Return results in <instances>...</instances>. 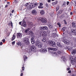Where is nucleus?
Listing matches in <instances>:
<instances>
[{
    "instance_id": "338daca9",
    "label": "nucleus",
    "mask_w": 76,
    "mask_h": 76,
    "mask_svg": "<svg viewBox=\"0 0 76 76\" xmlns=\"http://www.w3.org/2000/svg\"><path fill=\"white\" fill-rule=\"evenodd\" d=\"M23 76V73H21L20 74V76Z\"/></svg>"
},
{
    "instance_id": "37998d69",
    "label": "nucleus",
    "mask_w": 76,
    "mask_h": 76,
    "mask_svg": "<svg viewBox=\"0 0 76 76\" xmlns=\"http://www.w3.org/2000/svg\"><path fill=\"white\" fill-rule=\"evenodd\" d=\"M66 3H64L63 4L62 6L63 7H66Z\"/></svg>"
},
{
    "instance_id": "72a5a7b5",
    "label": "nucleus",
    "mask_w": 76,
    "mask_h": 76,
    "mask_svg": "<svg viewBox=\"0 0 76 76\" xmlns=\"http://www.w3.org/2000/svg\"><path fill=\"white\" fill-rule=\"evenodd\" d=\"M58 35L56 33L54 34V35L53 36V38H56V37L57 38L58 37Z\"/></svg>"
},
{
    "instance_id": "6e6552de",
    "label": "nucleus",
    "mask_w": 76,
    "mask_h": 76,
    "mask_svg": "<svg viewBox=\"0 0 76 76\" xmlns=\"http://www.w3.org/2000/svg\"><path fill=\"white\" fill-rule=\"evenodd\" d=\"M40 30H47L48 27L46 26H41L40 27Z\"/></svg>"
},
{
    "instance_id": "a211bd4d",
    "label": "nucleus",
    "mask_w": 76,
    "mask_h": 76,
    "mask_svg": "<svg viewBox=\"0 0 76 76\" xmlns=\"http://www.w3.org/2000/svg\"><path fill=\"white\" fill-rule=\"evenodd\" d=\"M31 44H34L35 43L34 38V37L31 38Z\"/></svg>"
},
{
    "instance_id": "680f3d73",
    "label": "nucleus",
    "mask_w": 76,
    "mask_h": 76,
    "mask_svg": "<svg viewBox=\"0 0 76 76\" xmlns=\"http://www.w3.org/2000/svg\"><path fill=\"white\" fill-rule=\"evenodd\" d=\"M48 2L50 3L51 1V0H48Z\"/></svg>"
},
{
    "instance_id": "f03ea898",
    "label": "nucleus",
    "mask_w": 76,
    "mask_h": 76,
    "mask_svg": "<svg viewBox=\"0 0 76 76\" xmlns=\"http://www.w3.org/2000/svg\"><path fill=\"white\" fill-rule=\"evenodd\" d=\"M35 50H36V48L35 46L34 45H32L31 46V51L28 52L29 54L31 55L32 54L33 52H35Z\"/></svg>"
},
{
    "instance_id": "052dcab7",
    "label": "nucleus",
    "mask_w": 76,
    "mask_h": 76,
    "mask_svg": "<svg viewBox=\"0 0 76 76\" xmlns=\"http://www.w3.org/2000/svg\"><path fill=\"white\" fill-rule=\"evenodd\" d=\"M68 72L69 73H71V70H69Z\"/></svg>"
},
{
    "instance_id": "c9c22d12",
    "label": "nucleus",
    "mask_w": 76,
    "mask_h": 76,
    "mask_svg": "<svg viewBox=\"0 0 76 76\" xmlns=\"http://www.w3.org/2000/svg\"><path fill=\"white\" fill-rule=\"evenodd\" d=\"M48 26L49 28H51V29H52L53 28V25L51 24H49Z\"/></svg>"
},
{
    "instance_id": "4d7b16f0",
    "label": "nucleus",
    "mask_w": 76,
    "mask_h": 76,
    "mask_svg": "<svg viewBox=\"0 0 76 76\" xmlns=\"http://www.w3.org/2000/svg\"><path fill=\"white\" fill-rule=\"evenodd\" d=\"M67 5H69V1H67L66 3Z\"/></svg>"
},
{
    "instance_id": "bf43d9fd",
    "label": "nucleus",
    "mask_w": 76,
    "mask_h": 76,
    "mask_svg": "<svg viewBox=\"0 0 76 76\" xmlns=\"http://www.w3.org/2000/svg\"><path fill=\"white\" fill-rule=\"evenodd\" d=\"M45 6H46V7H48V4H45Z\"/></svg>"
},
{
    "instance_id": "393cba45",
    "label": "nucleus",
    "mask_w": 76,
    "mask_h": 76,
    "mask_svg": "<svg viewBox=\"0 0 76 76\" xmlns=\"http://www.w3.org/2000/svg\"><path fill=\"white\" fill-rule=\"evenodd\" d=\"M16 36L15 35H13L12 37V39H11V40L13 41L16 38Z\"/></svg>"
},
{
    "instance_id": "a19ab883",
    "label": "nucleus",
    "mask_w": 76,
    "mask_h": 76,
    "mask_svg": "<svg viewBox=\"0 0 76 76\" xmlns=\"http://www.w3.org/2000/svg\"><path fill=\"white\" fill-rule=\"evenodd\" d=\"M57 45H58V47H61V45H60V44L59 42L57 43Z\"/></svg>"
},
{
    "instance_id": "39448f33",
    "label": "nucleus",
    "mask_w": 76,
    "mask_h": 76,
    "mask_svg": "<svg viewBox=\"0 0 76 76\" xmlns=\"http://www.w3.org/2000/svg\"><path fill=\"white\" fill-rule=\"evenodd\" d=\"M23 41L26 43V45H28L29 43V39L27 37H25L23 39Z\"/></svg>"
},
{
    "instance_id": "9d476101",
    "label": "nucleus",
    "mask_w": 76,
    "mask_h": 76,
    "mask_svg": "<svg viewBox=\"0 0 76 76\" xmlns=\"http://www.w3.org/2000/svg\"><path fill=\"white\" fill-rule=\"evenodd\" d=\"M31 13L33 15H36L37 14V10H33L31 11Z\"/></svg>"
},
{
    "instance_id": "5fc2aeb1",
    "label": "nucleus",
    "mask_w": 76,
    "mask_h": 76,
    "mask_svg": "<svg viewBox=\"0 0 76 76\" xmlns=\"http://www.w3.org/2000/svg\"><path fill=\"white\" fill-rule=\"evenodd\" d=\"M3 45V42H1L0 43V45Z\"/></svg>"
},
{
    "instance_id": "412c9836",
    "label": "nucleus",
    "mask_w": 76,
    "mask_h": 76,
    "mask_svg": "<svg viewBox=\"0 0 76 76\" xmlns=\"http://www.w3.org/2000/svg\"><path fill=\"white\" fill-rule=\"evenodd\" d=\"M42 42H47V38L45 37H44V38L42 40Z\"/></svg>"
},
{
    "instance_id": "58836bf2",
    "label": "nucleus",
    "mask_w": 76,
    "mask_h": 76,
    "mask_svg": "<svg viewBox=\"0 0 76 76\" xmlns=\"http://www.w3.org/2000/svg\"><path fill=\"white\" fill-rule=\"evenodd\" d=\"M69 47L68 46H66L65 48V49L66 50H69Z\"/></svg>"
},
{
    "instance_id": "603ef678",
    "label": "nucleus",
    "mask_w": 76,
    "mask_h": 76,
    "mask_svg": "<svg viewBox=\"0 0 76 76\" xmlns=\"http://www.w3.org/2000/svg\"><path fill=\"white\" fill-rule=\"evenodd\" d=\"M14 1L15 3H18V0H15Z\"/></svg>"
},
{
    "instance_id": "4be33fe9",
    "label": "nucleus",
    "mask_w": 76,
    "mask_h": 76,
    "mask_svg": "<svg viewBox=\"0 0 76 76\" xmlns=\"http://www.w3.org/2000/svg\"><path fill=\"white\" fill-rule=\"evenodd\" d=\"M22 25L23 27H24V28L26 27V22L25 21H23Z\"/></svg>"
},
{
    "instance_id": "6ab92c4d",
    "label": "nucleus",
    "mask_w": 76,
    "mask_h": 76,
    "mask_svg": "<svg viewBox=\"0 0 76 76\" xmlns=\"http://www.w3.org/2000/svg\"><path fill=\"white\" fill-rule=\"evenodd\" d=\"M52 54L53 56H54V57H56L57 55L56 52L54 51L52 52Z\"/></svg>"
},
{
    "instance_id": "7ed1b4c3",
    "label": "nucleus",
    "mask_w": 76,
    "mask_h": 76,
    "mask_svg": "<svg viewBox=\"0 0 76 76\" xmlns=\"http://www.w3.org/2000/svg\"><path fill=\"white\" fill-rule=\"evenodd\" d=\"M42 43L39 40H37L36 42V45L39 48H41L42 47Z\"/></svg>"
},
{
    "instance_id": "ddd939ff",
    "label": "nucleus",
    "mask_w": 76,
    "mask_h": 76,
    "mask_svg": "<svg viewBox=\"0 0 76 76\" xmlns=\"http://www.w3.org/2000/svg\"><path fill=\"white\" fill-rule=\"evenodd\" d=\"M69 58L70 59V60H71V64H72V65H74V64H75V63H74V62H75L74 61V58H73L72 57H70Z\"/></svg>"
},
{
    "instance_id": "4468645a",
    "label": "nucleus",
    "mask_w": 76,
    "mask_h": 76,
    "mask_svg": "<svg viewBox=\"0 0 76 76\" xmlns=\"http://www.w3.org/2000/svg\"><path fill=\"white\" fill-rule=\"evenodd\" d=\"M71 32L72 34H73V35H76V29H72L71 30Z\"/></svg>"
},
{
    "instance_id": "aec40b11",
    "label": "nucleus",
    "mask_w": 76,
    "mask_h": 76,
    "mask_svg": "<svg viewBox=\"0 0 76 76\" xmlns=\"http://www.w3.org/2000/svg\"><path fill=\"white\" fill-rule=\"evenodd\" d=\"M61 60L64 61V62H65L66 60V59L65 57L62 56L61 58Z\"/></svg>"
},
{
    "instance_id": "9b49d317",
    "label": "nucleus",
    "mask_w": 76,
    "mask_h": 76,
    "mask_svg": "<svg viewBox=\"0 0 76 76\" xmlns=\"http://www.w3.org/2000/svg\"><path fill=\"white\" fill-rule=\"evenodd\" d=\"M28 6L30 9H32L35 7V6H34V5H33V4L32 3L29 4Z\"/></svg>"
},
{
    "instance_id": "dca6fc26",
    "label": "nucleus",
    "mask_w": 76,
    "mask_h": 76,
    "mask_svg": "<svg viewBox=\"0 0 76 76\" xmlns=\"http://www.w3.org/2000/svg\"><path fill=\"white\" fill-rule=\"evenodd\" d=\"M17 45H18V46H21L22 45V43L19 41H18L17 42Z\"/></svg>"
},
{
    "instance_id": "f3484780",
    "label": "nucleus",
    "mask_w": 76,
    "mask_h": 76,
    "mask_svg": "<svg viewBox=\"0 0 76 76\" xmlns=\"http://www.w3.org/2000/svg\"><path fill=\"white\" fill-rule=\"evenodd\" d=\"M72 26L73 28H76V21L72 23Z\"/></svg>"
},
{
    "instance_id": "13d9d810",
    "label": "nucleus",
    "mask_w": 76,
    "mask_h": 76,
    "mask_svg": "<svg viewBox=\"0 0 76 76\" xmlns=\"http://www.w3.org/2000/svg\"><path fill=\"white\" fill-rule=\"evenodd\" d=\"M64 23L65 25H67V22H66V21H64Z\"/></svg>"
},
{
    "instance_id": "09e8293b",
    "label": "nucleus",
    "mask_w": 76,
    "mask_h": 76,
    "mask_svg": "<svg viewBox=\"0 0 76 76\" xmlns=\"http://www.w3.org/2000/svg\"><path fill=\"white\" fill-rule=\"evenodd\" d=\"M29 3H27L26 4H25L24 6H27L28 4L29 5Z\"/></svg>"
},
{
    "instance_id": "e2e57ef3",
    "label": "nucleus",
    "mask_w": 76,
    "mask_h": 76,
    "mask_svg": "<svg viewBox=\"0 0 76 76\" xmlns=\"http://www.w3.org/2000/svg\"><path fill=\"white\" fill-rule=\"evenodd\" d=\"M22 22H19V24L20 25H21V23Z\"/></svg>"
},
{
    "instance_id": "e433bc0d",
    "label": "nucleus",
    "mask_w": 76,
    "mask_h": 76,
    "mask_svg": "<svg viewBox=\"0 0 76 76\" xmlns=\"http://www.w3.org/2000/svg\"><path fill=\"white\" fill-rule=\"evenodd\" d=\"M66 29V27H63L62 29V31H63V32H64V31H65V30Z\"/></svg>"
},
{
    "instance_id": "3c124183",
    "label": "nucleus",
    "mask_w": 76,
    "mask_h": 76,
    "mask_svg": "<svg viewBox=\"0 0 76 76\" xmlns=\"http://www.w3.org/2000/svg\"><path fill=\"white\" fill-rule=\"evenodd\" d=\"M2 41L4 43L5 42V41H6V40H5V39H3V40H2Z\"/></svg>"
},
{
    "instance_id": "2eb2a0df",
    "label": "nucleus",
    "mask_w": 76,
    "mask_h": 76,
    "mask_svg": "<svg viewBox=\"0 0 76 76\" xmlns=\"http://www.w3.org/2000/svg\"><path fill=\"white\" fill-rule=\"evenodd\" d=\"M48 50H53V51H57V48H48Z\"/></svg>"
},
{
    "instance_id": "79ce46f5",
    "label": "nucleus",
    "mask_w": 76,
    "mask_h": 76,
    "mask_svg": "<svg viewBox=\"0 0 76 76\" xmlns=\"http://www.w3.org/2000/svg\"><path fill=\"white\" fill-rule=\"evenodd\" d=\"M57 25L59 26V27L60 28L61 27V24L60 23H57Z\"/></svg>"
},
{
    "instance_id": "7c9ffc66",
    "label": "nucleus",
    "mask_w": 76,
    "mask_h": 76,
    "mask_svg": "<svg viewBox=\"0 0 76 76\" xmlns=\"http://www.w3.org/2000/svg\"><path fill=\"white\" fill-rule=\"evenodd\" d=\"M53 42V41H52L51 40H49L48 41V42L50 45H51V44H52V43Z\"/></svg>"
},
{
    "instance_id": "20e7f679",
    "label": "nucleus",
    "mask_w": 76,
    "mask_h": 76,
    "mask_svg": "<svg viewBox=\"0 0 76 76\" xmlns=\"http://www.w3.org/2000/svg\"><path fill=\"white\" fill-rule=\"evenodd\" d=\"M63 39L62 40V41L64 43L66 44L67 45L70 44V41H69V40L66 39V37H63Z\"/></svg>"
},
{
    "instance_id": "473e14b6",
    "label": "nucleus",
    "mask_w": 76,
    "mask_h": 76,
    "mask_svg": "<svg viewBox=\"0 0 76 76\" xmlns=\"http://www.w3.org/2000/svg\"><path fill=\"white\" fill-rule=\"evenodd\" d=\"M72 51V54L73 55L74 54H76V50L73 49Z\"/></svg>"
},
{
    "instance_id": "b1692460",
    "label": "nucleus",
    "mask_w": 76,
    "mask_h": 76,
    "mask_svg": "<svg viewBox=\"0 0 76 76\" xmlns=\"http://www.w3.org/2000/svg\"><path fill=\"white\" fill-rule=\"evenodd\" d=\"M28 34L29 35L32 36V35H33V32L32 31H30L28 32Z\"/></svg>"
},
{
    "instance_id": "c756f323",
    "label": "nucleus",
    "mask_w": 76,
    "mask_h": 76,
    "mask_svg": "<svg viewBox=\"0 0 76 76\" xmlns=\"http://www.w3.org/2000/svg\"><path fill=\"white\" fill-rule=\"evenodd\" d=\"M73 48H70V47H69V49L68 50L69 51H71V52H72V51H73Z\"/></svg>"
},
{
    "instance_id": "49530a36",
    "label": "nucleus",
    "mask_w": 76,
    "mask_h": 76,
    "mask_svg": "<svg viewBox=\"0 0 76 76\" xmlns=\"http://www.w3.org/2000/svg\"><path fill=\"white\" fill-rule=\"evenodd\" d=\"M61 51H59L57 52L58 54H61Z\"/></svg>"
},
{
    "instance_id": "f704fd0d",
    "label": "nucleus",
    "mask_w": 76,
    "mask_h": 76,
    "mask_svg": "<svg viewBox=\"0 0 76 76\" xmlns=\"http://www.w3.org/2000/svg\"><path fill=\"white\" fill-rule=\"evenodd\" d=\"M62 11L61 10H59V11L58 12V14L59 15H60V14H61V13H62Z\"/></svg>"
},
{
    "instance_id": "5701e85b",
    "label": "nucleus",
    "mask_w": 76,
    "mask_h": 76,
    "mask_svg": "<svg viewBox=\"0 0 76 76\" xmlns=\"http://www.w3.org/2000/svg\"><path fill=\"white\" fill-rule=\"evenodd\" d=\"M50 46L52 47H56V43L55 42H53L52 43V44L51 45H50Z\"/></svg>"
},
{
    "instance_id": "69168bd1",
    "label": "nucleus",
    "mask_w": 76,
    "mask_h": 76,
    "mask_svg": "<svg viewBox=\"0 0 76 76\" xmlns=\"http://www.w3.org/2000/svg\"><path fill=\"white\" fill-rule=\"evenodd\" d=\"M72 76H76V75L75 74H73Z\"/></svg>"
},
{
    "instance_id": "f257e3e1",
    "label": "nucleus",
    "mask_w": 76,
    "mask_h": 76,
    "mask_svg": "<svg viewBox=\"0 0 76 76\" xmlns=\"http://www.w3.org/2000/svg\"><path fill=\"white\" fill-rule=\"evenodd\" d=\"M39 34L40 35V36L42 37H46L47 35V33L45 31L40 30L39 32Z\"/></svg>"
},
{
    "instance_id": "a878e982",
    "label": "nucleus",
    "mask_w": 76,
    "mask_h": 76,
    "mask_svg": "<svg viewBox=\"0 0 76 76\" xmlns=\"http://www.w3.org/2000/svg\"><path fill=\"white\" fill-rule=\"evenodd\" d=\"M33 26V23L32 22L28 24V26H29L30 27H32Z\"/></svg>"
},
{
    "instance_id": "0eeeda50",
    "label": "nucleus",
    "mask_w": 76,
    "mask_h": 76,
    "mask_svg": "<svg viewBox=\"0 0 76 76\" xmlns=\"http://www.w3.org/2000/svg\"><path fill=\"white\" fill-rule=\"evenodd\" d=\"M40 20L41 22L43 23H46L47 22V20L44 18H41Z\"/></svg>"
},
{
    "instance_id": "cd10ccee",
    "label": "nucleus",
    "mask_w": 76,
    "mask_h": 76,
    "mask_svg": "<svg viewBox=\"0 0 76 76\" xmlns=\"http://www.w3.org/2000/svg\"><path fill=\"white\" fill-rule=\"evenodd\" d=\"M40 13L41 15H43L45 13V12H44V11L43 10H42L40 11Z\"/></svg>"
},
{
    "instance_id": "f8f14e48",
    "label": "nucleus",
    "mask_w": 76,
    "mask_h": 76,
    "mask_svg": "<svg viewBox=\"0 0 76 76\" xmlns=\"http://www.w3.org/2000/svg\"><path fill=\"white\" fill-rule=\"evenodd\" d=\"M22 37V34L20 33H18L17 37L18 38H21Z\"/></svg>"
},
{
    "instance_id": "c85d7f7f",
    "label": "nucleus",
    "mask_w": 76,
    "mask_h": 76,
    "mask_svg": "<svg viewBox=\"0 0 76 76\" xmlns=\"http://www.w3.org/2000/svg\"><path fill=\"white\" fill-rule=\"evenodd\" d=\"M8 25L9 26H10L11 25V26L12 27H13V23H12V21H10L9 23H8Z\"/></svg>"
},
{
    "instance_id": "6e6d98bb",
    "label": "nucleus",
    "mask_w": 76,
    "mask_h": 76,
    "mask_svg": "<svg viewBox=\"0 0 76 76\" xmlns=\"http://www.w3.org/2000/svg\"><path fill=\"white\" fill-rule=\"evenodd\" d=\"M22 69L23 70H24L25 69V67H24V66H23V67H22Z\"/></svg>"
},
{
    "instance_id": "0e129e2a",
    "label": "nucleus",
    "mask_w": 76,
    "mask_h": 76,
    "mask_svg": "<svg viewBox=\"0 0 76 76\" xmlns=\"http://www.w3.org/2000/svg\"><path fill=\"white\" fill-rule=\"evenodd\" d=\"M70 70V68H67V70Z\"/></svg>"
},
{
    "instance_id": "de8ad7c7",
    "label": "nucleus",
    "mask_w": 76,
    "mask_h": 76,
    "mask_svg": "<svg viewBox=\"0 0 76 76\" xmlns=\"http://www.w3.org/2000/svg\"><path fill=\"white\" fill-rule=\"evenodd\" d=\"M43 5V4L42 3H39V6H42Z\"/></svg>"
},
{
    "instance_id": "2f4dec72",
    "label": "nucleus",
    "mask_w": 76,
    "mask_h": 76,
    "mask_svg": "<svg viewBox=\"0 0 76 76\" xmlns=\"http://www.w3.org/2000/svg\"><path fill=\"white\" fill-rule=\"evenodd\" d=\"M23 58L24 61H25L26 60V59L28 58V57L26 56H24Z\"/></svg>"
},
{
    "instance_id": "ea45409f",
    "label": "nucleus",
    "mask_w": 76,
    "mask_h": 76,
    "mask_svg": "<svg viewBox=\"0 0 76 76\" xmlns=\"http://www.w3.org/2000/svg\"><path fill=\"white\" fill-rule=\"evenodd\" d=\"M38 8H39V9H43L44 7H43V6H38Z\"/></svg>"
},
{
    "instance_id": "774afa93",
    "label": "nucleus",
    "mask_w": 76,
    "mask_h": 76,
    "mask_svg": "<svg viewBox=\"0 0 76 76\" xmlns=\"http://www.w3.org/2000/svg\"><path fill=\"white\" fill-rule=\"evenodd\" d=\"M7 6H8V5H5V7H7Z\"/></svg>"
},
{
    "instance_id": "1a4fd4ad",
    "label": "nucleus",
    "mask_w": 76,
    "mask_h": 76,
    "mask_svg": "<svg viewBox=\"0 0 76 76\" xmlns=\"http://www.w3.org/2000/svg\"><path fill=\"white\" fill-rule=\"evenodd\" d=\"M21 47V48L22 50H24V51H28V50H29V49L28 50V49H25V46L24 45H22L20 46Z\"/></svg>"
},
{
    "instance_id": "8fccbe9b",
    "label": "nucleus",
    "mask_w": 76,
    "mask_h": 76,
    "mask_svg": "<svg viewBox=\"0 0 76 76\" xmlns=\"http://www.w3.org/2000/svg\"><path fill=\"white\" fill-rule=\"evenodd\" d=\"M52 4H53V5H56V4L55 2H53Z\"/></svg>"
},
{
    "instance_id": "bb28decb",
    "label": "nucleus",
    "mask_w": 76,
    "mask_h": 76,
    "mask_svg": "<svg viewBox=\"0 0 76 76\" xmlns=\"http://www.w3.org/2000/svg\"><path fill=\"white\" fill-rule=\"evenodd\" d=\"M29 28L26 29V30H25L24 33H25V34H27V33H28V31H29Z\"/></svg>"
},
{
    "instance_id": "a18cd8bd",
    "label": "nucleus",
    "mask_w": 76,
    "mask_h": 76,
    "mask_svg": "<svg viewBox=\"0 0 76 76\" xmlns=\"http://www.w3.org/2000/svg\"><path fill=\"white\" fill-rule=\"evenodd\" d=\"M34 4V6H38V3H35Z\"/></svg>"
},
{
    "instance_id": "423d86ee",
    "label": "nucleus",
    "mask_w": 76,
    "mask_h": 76,
    "mask_svg": "<svg viewBox=\"0 0 76 76\" xmlns=\"http://www.w3.org/2000/svg\"><path fill=\"white\" fill-rule=\"evenodd\" d=\"M40 52L42 54H45L47 52V49L45 48L44 49H42L40 50Z\"/></svg>"
},
{
    "instance_id": "4c0bfd02",
    "label": "nucleus",
    "mask_w": 76,
    "mask_h": 76,
    "mask_svg": "<svg viewBox=\"0 0 76 76\" xmlns=\"http://www.w3.org/2000/svg\"><path fill=\"white\" fill-rule=\"evenodd\" d=\"M60 8V7L59 6H57V7H56V12H57L58 11V10H59V8Z\"/></svg>"
},
{
    "instance_id": "864d4df0",
    "label": "nucleus",
    "mask_w": 76,
    "mask_h": 76,
    "mask_svg": "<svg viewBox=\"0 0 76 76\" xmlns=\"http://www.w3.org/2000/svg\"><path fill=\"white\" fill-rule=\"evenodd\" d=\"M55 3L56 4H57L58 3V1H55Z\"/></svg>"
},
{
    "instance_id": "c03bdc74",
    "label": "nucleus",
    "mask_w": 76,
    "mask_h": 76,
    "mask_svg": "<svg viewBox=\"0 0 76 76\" xmlns=\"http://www.w3.org/2000/svg\"><path fill=\"white\" fill-rule=\"evenodd\" d=\"M12 45H15V41L12 42Z\"/></svg>"
}]
</instances>
